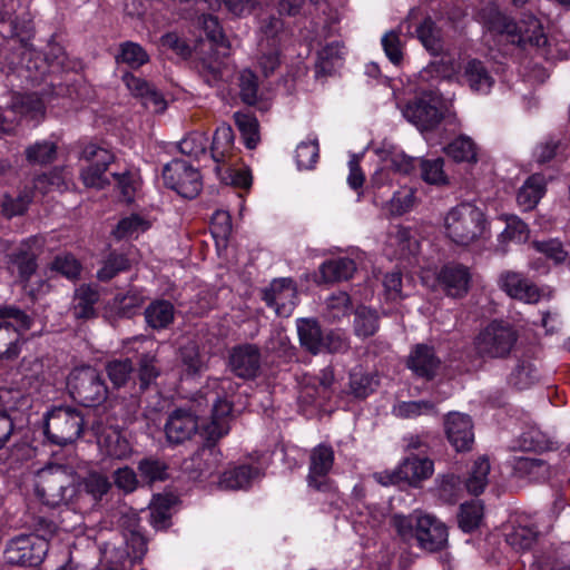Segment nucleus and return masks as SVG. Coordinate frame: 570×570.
<instances>
[{
	"mask_svg": "<svg viewBox=\"0 0 570 570\" xmlns=\"http://www.w3.org/2000/svg\"><path fill=\"white\" fill-rule=\"evenodd\" d=\"M399 417L413 419L423 414H435V405L430 401L401 402L394 407Z\"/></svg>",
	"mask_w": 570,
	"mask_h": 570,
	"instance_id": "57",
	"label": "nucleus"
},
{
	"mask_svg": "<svg viewBox=\"0 0 570 570\" xmlns=\"http://www.w3.org/2000/svg\"><path fill=\"white\" fill-rule=\"evenodd\" d=\"M440 365V360L431 347L417 345L410 354L407 366L419 376L432 379Z\"/></svg>",
	"mask_w": 570,
	"mask_h": 570,
	"instance_id": "28",
	"label": "nucleus"
},
{
	"mask_svg": "<svg viewBox=\"0 0 570 570\" xmlns=\"http://www.w3.org/2000/svg\"><path fill=\"white\" fill-rule=\"evenodd\" d=\"M546 191L544 177L535 174L529 177L523 186L519 189L517 200L524 210L535 207Z\"/></svg>",
	"mask_w": 570,
	"mask_h": 570,
	"instance_id": "34",
	"label": "nucleus"
},
{
	"mask_svg": "<svg viewBox=\"0 0 570 570\" xmlns=\"http://www.w3.org/2000/svg\"><path fill=\"white\" fill-rule=\"evenodd\" d=\"M85 429L82 412L73 406H57L46 415L45 434L57 445L65 446L78 440Z\"/></svg>",
	"mask_w": 570,
	"mask_h": 570,
	"instance_id": "6",
	"label": "nucleus"
},
{
	"mask_svg": "<svg viewBox=\"0 0 570 570\" xmlns=\"http://www.w3.org/2000/svg\"><path fill=\"white\" fill-rule=\"evenodd\" d=\"M499 285L510 297L528 304H534L540 299L539 288L522 274L513 271L501 273Z\"/></svg>",
	"mask_w": 570,
	"mask_h": 570,
	"instance_id": "21",
	"label": "nucleus"
},
{
	"mask_svg": "<svg viewBox=\"0 0 570 570\" xmlns=\"http://www.w3.org/2000/svg\"><path fill=\"white\" fill-rule=\"evenodd\" d=\"M483 515V508L479 502L464 503L460 508L459 525L465 531L470 532L475 529Z\"/></svg>",
	"mask_w": 570,
	"mask_h": 570,
	"instance_id": "58",
	"label": "nucleus"
},
{
	"mask_svg": "<svg viewBox=\"0 0 570 570\" xmlns=\"http://www.w3.org/2000/svg\"><path fill=\"white\" fill-rule=\"evenodd\" d=\"M30 317L14 306H0V358L12 360L20 353L21 331L30 327Z\"/></svg>",
	"mask_w": 570,
	"mask_h": 570,
	"instance_id": "8",
	"label": "nucleus"
},
{
	"mask_svg": "<svg viewBox=\"0 0 570 570\" xmlns=\"http://www.w3.org/2000/svg\"><path fill=\"white\" fill-rule=\"evenodd\" d=\"M446 438L456 451H469L474 442L471 417L460 412H451L444 421Z\"/></svg>",
	"mask_w": 570,
	"mask_h": 570,
	"instance_id": "19",
	"label": "nucleus"
},
{
	"mask_svg": "<svg viewBox=\"0 0 570 570\" xmlns=\"http://www.w3.org/2000/svg\"><path fill=\"white\" fill-rule=\"evenodd\" d=\"M86 493L90 494L94 500H100L111 488L108 478L98 472H90L80 483Z\"/></svg>",
	"mask_w": 570,
	"mask_h": 570,
	"instance_id": "53",
	"label": "nucleus"
},
{
	"mask_svg": "<svg viewBox=\"0 0 570 570\" xmlns=\"http://www.w3.org/2000/svg\"><path fill=\"white\" fill-rule=\"evenodd\" d=\"M548 42V38L543 32L542 26L535 18H531L529 21V27L527 29H522L519 35V39H517L518 45H531L537 48H541L546 46Z\"/></svg>",
	"mask_w": 570,
	"mask_h": 570,
	"instance_id": "60",
	"label": "nucleus"
},
{
	"mask_svg": "<svg viewBox=\"0 0 570 570\" xmlns=\"http://www.w3.org/2000/svg\"><path fill=\"white\" fill-rule=\"evenodd\" d=\"M167 470V464L159 459L145 458L138 463L139 475L148 484L166 480L168 478Z\"/></svg>",
	"mask_w": 570,
	"mask_h": 570,
	"instance_id": "46",
	"label": "nucleus"
},
{
	"mask_svg": "<svg viewBox=\"0 0 570 570\" xmlns=\"http://www.w3.org/2000/svg\"><path fill=\"white\" fill-rule=\"evenodd\" d=\"M519 442L520 448L524 451L544 452L557 449L556 442L535 426H531L522 432Z\"/></svg>",
	"mask_w": 570,
	"mask_h": 570,
	"instance_id": "39",
	"label": "nucleus"
},
{
	"mask_svg": "<svg viewBox=\"0 0 570 570\" xmlns=\"http://www.w3.org/2000/svg\"><path fill=\"white\" fill-rule=\"evenodd\" d=\"M399 466L403 481L413 487L429 479L434 471L432 460L416 455L405 458Z\"/></svg>",
	"mask_w": 570,
	"mask_h": 570,
	"instance_id": "25",
	"label": "nucleus"
},
{
	"mask_svg": "<svg viewBox=\"0 0 570 570\" xmlns=\"http://www.w3.org/2000/svg\"><path fill=\"white\" fill-rule=\"evenodd\" d=\"M263 299L281 317L292 315L297 301V288L291 278L274 279L263 291Z\"/></svg>",
	"mask_w": 570,
	"mask_h": 570,
	"instance_id": "14",
	"label": "nucleus"
},
{
	"mask_svg": "<svg viewBox=\"0 0 570 570\" xmlns=\"http://www.w3.org/2000/svg\"><path fill=\"white\" fill-rule=\"evenodd\" d=\"M417 38L424 48L433 56H439L443 51V41L441 31L436 28L431 18H425L416 28Z\"/></svg>",
	"mask_w": 570,
	"mask_h": 570,
	"instance_id": "38",
	"label": "nucleus"
},
{
	"mask_svg": "<svg viewBox=\"0 0 570 570\" xmlns=\"http://www.w3.org/2000/svg\"><path fill=\"white\" fill-rule=\"evenodd\" d=\"M179 360L187 376H199L208 368V357L196 341L189 340L179 348Z\"/></svg>",
	"mask_w": 570,
	"mask_h": 570,
	"instance_id": "26",
	"label": "nucleus"
},
{
	"mask_svg": "<svg viewBox=\"0 0 570 570\" xmlns=\"http://www.w3.org/2000/svg\"><path fill=\"white\" fill-rule=\"evenodd\" d=\"M148 228L149 224L147 220L137 214H132L119 220L112 233L115 237L121 239L131 237L140 232L147 230Z\"/></svg>",
	"mask_w": 570,
	"mask_h": 570,
	"instance_id": "56",
	"label": "nucleus"
},
{
	"mask_svg": "<svg viewBox=\"0 0 570 570\" xmlns=\"http://www.w3.org/2000/svg\"><path fill=\"white\" fill-rule=\"evenodd\" d=\"M199 429L196 414L188 410L173 411L164 425L165 436L170 444H183L189 441Z\"/></svg>",
	"mask_w": 570,
	"mask_h": 570,
	"instance_id": "17",
	"label": "nucleus"
},
{
	"mask_svg": "<svg viewBox=\"0 0 570 570\" xmlns=\"http://www.w3.org/2000/svg\"><path fill=\"white\" fill-rule=\"evenodd\" d=\"M446 156L456 163H476L478 153L474 141L468 136H460L443 148Z\"/></svg>",
	"mask_w": 570,
	"mask_h": 570,
	"instance_id": "36",
	"label": "nucleus"
},
{
	"mask_svg": "<svg viewBox=\"0 0 570 570\" xmlns=\"http://www.w3.org/2000/svg\"><path fill=\"white\" fill-rule=\"evenodd\" d=\"M43 252V239L30 237L23 240L9 255V264L16 268L22 281H29L38 268L37 259Z\"/></svg>",
	"mask_w": 570,
	"mask_h": 570,
	"instance_id": "16",
	"label": "nucleus"
},
{
	"mask_svg": "<svg viewBox=\"0 0 570 570\" xmlns=\"http://www.w3.org/2000/svg\"><path fill=\"white\" fill-rule=\"evenodd\" d=\"M68 390L73 400L85 406H96L108 397L102 375L91 366L75 368L68 377Z\"/></svg>",
	"mask_w": 570,
	"mask_h": 570,
	"instance_id": "7",
	"label": "nucleus"
},
{
	"mask_svg": "<svg viewBox=\"0 0 570 570\" xmlns=\"http://www.w3.org/2000/svg\"><path fill=\"white\" fill-rule=\"evenodd\" d=\"M30 202L31 198L27 193H19L16 196L4 195L1 203L2 213L8 218L22 215Z\"/></svg>",
	"mask_w": 570,
	"mask_h": 570,
	"instance_id": "61",
	"label": "nucleus"
},
{
	"mask_svg": "<svg viewBox=\"0 0 570 570\" xmlns=\"http://www.w3.org/2000/svg\"><path fill=\"white\" fill-rule=\"evenodd\" d=\"M206 403H210V422L204 426V436L213 445H205L183 463L184 471L191 480H200L210 475L218 464V452L214 443L229 431V416L233 404L218 393L210 392L205 395Z\"/></svg>",
	"mask_w": 570,
	"mask_h": 570,
	"instance_id": "1",
	"label": "nucleus"
},
{
	"mask_svg": "<svg viewBox=\"0 0 570 570\" xmlns=\"http://www.w3.org/2000/svg\"><path fill=\"white\" fill-rule=\"evenodd\" d=\"M283 30L284 23L279 18L269 16L263 19L259 27V31L262 33L259 48L263 50L264 47L278 46Z\"/></svg>",
	"mask_w": 570,
	"mask_h": 570,
	"instance_id": "50",
	"label": "nucleus"
},
{
	"mask_svg": "<svg viewBox=\"0 0 570 570\" xmlns=\"http://www.w3.org/2000/svg\"><path fill=\"white\" fill-rule=\"evenodd\" d=\"M519 333L508 322L491 321L473 338V351L480 358L505 360L513 352Z\"/></svg>",
	"mask_w": 570,
	"mask_h": 570,
	"instance_id": "3",
	"label": "nucleus"
},
{
	"mask_svg": "<svg viewBox=\"0 0 570 570\" xmlns=\"http://www.w3.org/2000/svg\"><path fill=\"white\" fill-rule=\"evenodd\" d=\"M379 328V316L375 311L360 306L355 311L354 331L360 337H368L376 333Z\"/></svg>",
	"mask_w": 570,
	"mask_h": 570,
	"instance_id": "45",
	"label": "nucleus"
},
{
	"mask_svg": "<svg viewBox=\"0 0 570 570\" xmlns=\"http://www.w3.org/2000/svg\"><path fill=\"white\" fill-rule=\"evenodd\" d=\"M77 475L69 466L53 465L40 471L36 493L50 507L68 503L76 494Z\"/></svg>",
	"mask_w": 570,
	"mask_h": 570,
	"instance_id": "5",
	"label": "nucleus"
},
{
	"mask_svg": "<svg viewBox=\"0 0 570 570\" xmlns=\"http://www.w3.org/2000/svg\"><path fill=\"white\" fill-rule=\"evenodd\" d=\"M129 267L130 263L126 255L112 252L104 261L101 268L97 272V277L99 281L108 282Z\"/></svg>",
	"mask_w": 570,
	"mask_h": 570,
	"instance_id": "49",
	"label": "nucleus"
},
{
	"mask_svg": "<svg viewBox=\"0 0 570 570\" xmlns=\"http://www.w3.org/2000/svg\"><path fill=\"white\" fill-rule=\"evenodd\" d=\"M71 176L65 168H53L37 177L35 188L46 194L52 190L62 191L68 188Z\"/></svg>",
	"mask_w": 570,
	"mask_h": 570,
	"instance_id": "41",
	"label": "nucleus"
},
{
	"mask_svg": "<svg viewBox=\"0 0 570 570\" xmlns=\"http://www.w3.org/2000/svg\"><path fill=\"white\" fill-rule=\"evenodd\" d=\"M490 473V462L487 458H479L475 460L464 479V485L470 494H481L487 484L488 475Z\"/></svg>",
	"mask_w": 570,
	"mask_h": 570,
	"instance_id": "35",
	"label": "nucleus"
},
{
	"mask_svg": "<svg viewBox=\"0 0 570 570\" xmlns=\"http://www.w3.org/2000/svg\"><path fill=\"white\" fill-rule=\"evenodd\" d=\"M26 159L31 165H47L57 158V145L53 141H37L24 150Z\"/></svg>",
	"mask_w": 570,
	"mask_h": 570,
	"instance_id": "43",
	"label": "nucleus"
},
{
	"mask_svg": "<svg viewBox=\"0 0 570 570\" xmlns=\"http://www.w3.org/2000/svg\"><path fill=\"white\" fill-rule=\"evenodd\" d=\"M100 293L96 286L82 284L76 288L69 307L70 315L77 321H88L97 317L96 305Z\"/></svg>",
	"mask_w": 570,
	"mask_h": 570,
	"instance_id": "24",
	"label": "nucleus"
},
{
	"mask_svg": "<svg viewBox=\"0 0 570 570\" xmlns=\"http://www.w3.org/2000/svg\"><path fill=\"white\" fill-rule=\"evenodd\" d=\"M441 96L434 91H425L409 101L402 114L405 119L421 131L433 130L444 118Z\"/></svg>",
	"mask_w": 570,
	"mask_h": 570,
	"instance_id": "9",
	"label": "nucleus"
},
{
	"mask_svg": "<svg viewBox=\"0 0 570 570\" xmlns=\"http://www.w3.org/2000/svg\"><path fill=\"white\" fill-rule=\"evenodd\" d=\"M174 305L165 299L155 301L145 309V320L154 330L168 327L174 321Z\"/></svg>",
	"mask_w": 570,
	"mask_h": 570,
	"instance_id": "33",
	"label": "nucleus"
},
{
	"mask_svg": "<svg viewBox=\"0 0 570 570\" xmlns=\"http://www.w3.org/2000/svg\"><path fill=\"white\" fill-rule=\"evenodd\" d=\"M350 393L357 399H365L379 386L377 375L354 368L350 374Z\"/></svg>",
	"mask_w": 570,
	"mask_h": 570,
	"instance_id": "37",
	"label": "nucleus"
},
{
	"mask_svg": "<svg viewBox=\"0 0 570 570\" xmlns=\"http://www.w3.org/2000/svg\"><path fill=\"white\" fill-rule=\"evenodd\" d=\"M334 464V451L331 445L320 444L309 453L307 485L316 491L331 490L328 473Z\"/></svg>",
	"mask_w": 570,
	"mask_h": 570,
	"instance_id": "13",
	"label": "nucleus"
},
{
	"mask_svg": "<svg viewBox=\"0 0 570 570\" xmlns=\"http://www.w3.org/2000/svg\"><path fill=\"white\" fill-rule=\"evenodd\" d=\"M438 279L449 296L463 297L470 289L472 275L469 267L450 263L441 268Z\"/></svg>",
	"mask_w": 570,
	"mask_h": 570,
	"instance_id": "22",
	"label": "nucleus"
},
{
	"mask_svg": "<svg viewBox=\"0 0 570 570\" xmlns=\"http://www.w3.org/2000/svg\"><path fill=\"white\" fill-rule=\"evenodd\" d=\"M420 165L421 176L424 181L431 185L448 184V177L443 170L444 161L442 158L421 160Z\"/></svg>",
	"mask_w": 570,
	"mask_h": 570,
	"instance_id": "52",
	"label": "nucleus"
},
{
	"mask_svg": "<svg viewBox=\"0 0 570 570\" xmlns=\"http://www.w3.org/2000/svg\"><path fill=\"white\" fill-rule=\"evenodd\" d=\"M116 60L118 63H126L130 68L137 69L148 62L149 56L139 43L126 41L120 45Z\"/></svg>",
	"mask_w": 570,
	"mask_h": 570,
	"instance_id": "44",
	"label": "nucleus"
},
{
	"mask_svg": "<svg viewBox=\"0 0 570 570\" xmlns=\"http://www.w3.org/2000/svg\"><path fill=\"white\" fill-rule=\"evenodd\" d=\"M538 380V370L529 360H518L509 376L510 384L519 390L529 389Z\"/></svg>",
	"mask_w": 570,
	"mask_h": 570,
	"instance_id": "42",
	"label": "nucleus"
},
{
	"mask_svg": "<svg viewBox=\"0 0 570 570\" xmlns=\"http://www.w3.org/2000/svg\"><path fill=\"white\" fill-rule=\"evenodd\" d=\"M261 362V351L253 344L235 346L229 355L232 372L245 380L255 379L259 374Z\"/></svg>",
	"mask_w": 570,
	"mask_h": 570,
	"instance_id": "18",
	"label": "nucleus"
},
{
	"mask_svg": "<svg viewBox=\"0 0 570 570\" xmlns=\"http://www.w3.org/2000/svg\"><path fill=\"white\" fill-rule=\"evenodd\" d=\"M47 552L46 540L31 534H21L8 542L3 556L7 563L33 567L42 562Z\"/></svg>",
	"mask_w": 570,
	"mask_h": 570,
	"instance_id": "11",
	"label": "nucleus"
},
{
	"mask_svg": "<svg viewBox=\"0 0 570 570\" xmlns=\"http://www.w3.org/2000/svg\"><path fill=\"white\" fill-rule=\"evenodd\" d=\"M132 372L134 365L130 358L114 360L106 364V373L116 389L125 386Z\"/></svg>",
	"mask_w": 570,
	"mask_h": 570,
	"instance_id": "48",
	"label": "nucleus"
},
{
	"mask_svg": "<svg viewBox=\"0 0 570 570\" xmlns=\"http://www.w3.org/2000/svg\"><path fill=\"white\" fill-rule=\"evenodd\" d=\"M422 512L414 511L410 515L394 514L391 524L403 541L415 539L416 520Z\"/></svg>",
	"mask_w": 570,
	"mask_h": 570,
	"instance_id": "59",
	"label": "nucleus"
},
{
	"mask_svg": "<svg viewBox=\"0 0 570 570\" xmlns=\"http://www.w3.org/2000/svg\"><path fill=\"white\" fill-rule=\"evenodd\" d=\"M163 179L167 187L176 190L185 198L196 197L202 189V179L197 169L185 160L174 159L163 170Z\"/></svg>",
	"mask_w": 570,
	"mask_h": 570,
	"instance_id": "12",
	"label": "nucleus"
},
{
	"mask_svg": "<svg viewBox=\"0 0 570 570\" xmlns=\"http://www.w3.org/2000/svg\"><path fill=\"white\" fill-rule=\"evenodd\" d=\"M343 53V47L337 41L323 47L318 51L317 71L323 75L333 73L336 68L342 66Z\"/></svg>",
	"mask_w": 570,
	"mask_h": 570,
	"instance_id": "40",
	"label": "nucleus"
},
{
	"mask_svg": "<svg viewBox=\"0 0 570 570\" xmlns=\"http://www.w3.org/2000/svg\"><path fill=\"white\" fill-rule=\"evenodd\" d=\"M235 121L246 147L254 149L259 141L257 120L248 115L235 114Z\"/></svg>",
	"mask_w": 570,
	"mask_h": 570,
	"instance_id": "54",
	"label": "nucleus"
},
{
	"mask_svg": "<svg viewBox=\"0 0 570 570\" xmlns=\"http://www.w3.org/2000/svg\"><path fill=\"white\" fill-rule=\"evenodd\" d=\"M297 332L301 345L312 354L323 350L324 333L314 318H302L297 322Z\"/></svg>",
	"mask_w": 570,
	"mask_h": 570,
	"instance_id": "32",
	"label": "nucleus"
},
{
	"mask_svg": "<svg viewBox=\"0 0 570 570\" xmlns=\"http://www.w3.org/2000/svg\"><path fill=\"white\" fill-rule=\"evenodd\" d=\"M356 271L355 262L348 257H338L324 262L320 266V278L324 283L346 281Z\"/></svg>",
	"mask_w": 570,
	"mask_h": 570,
	"instance_id": "31",
	"label": "nucleus"
},
{
	"mask_svg": "<svg viewBox=\"0 0 570 570\" xmlns=\"http://www.w3.org/2000/svg\"><path fill=\"white\" fill-rule=\"evenodd\" d=\"M513 471L517 476L532 482H544L551 475V465L539 458H518Z\"/></svg>",
	"mask_w": 570,
	"mask_h": 570,
	"instance_id": "30",
	"label": "nucleus"
},
{
	"mask_svg": "<svg viewBox=\"0 0 570 570\" xmlns=\"http://www.w3.org/2000/svg\"><path fill=\"white\" fill-rule=\"evenodd\" d=\"M238 86L243 102L252 106L258 101V79L253 71L248 69L240 71Z\"/></svg>",
	"mask_w": 570,
	"mask_h": 570,
	"instance_id": "51",
	"label": "nucleus"
},
{
	"mask_svg": "<svg viewBox=\"0 0 570 570\" xmlns=\"http://www.w3.org/2000/svg\"><path fill=\"white\" fill-rule=\"evenodd\" d=\"M122 81L130 94L141 100L146 108H151L155 112H161L166 109V101L160 92L147 80L126 72Z\"/></svg>",
	"mask_w": 570,
	"mask_h": 570,
	"instance_id": "23",
	"label": "nucleus"
},
{
	"mask_svg": "<svg viewBox=\"0 0 570 570\" xmlns=\"http://www.w3.org/2000/svg\"><path fill=\"white\" fill-rule=\"evenodd\" d=\"M448 528L431 514L422 513L416 520L415 540L417 546L428 551L436 552L448 544Z\"/></svg>",
	"mask_w": 570,
	"mask_h": 570,
	"instance_id": "15",
	"label": "nucleus"
},
{
	"mask_svg": "<svg viewBox=\"0 0 570 570\" xmlns=\"http://www.w3.org/2000/svg\"><path fill=\"white\" fill-rule=\"evenodd\" d=\"M145 302L142 293L138 289H130L124 295L115 297V304L124 316H130Z\"/></svg>",
	"mask_w": 570,
	"mask_h": 570,
	"instance_id": "63",
	"label": "nucleus"
},
{
	"mask_svg": "<svg viewBox=\"0 0 570 570\" xmlns=\"http://www.w3.org/2000/svg\"><path fill=\"white\" fill-rule=\"evenodd\" d=\"M318 144L316 141L301 142L296 148V164L299 169H311L318 159Z\"/></svg>",
	"mask_w": 570,
	"mask_h": 570,
	"instance_id": "62",
	"label": "nucleus"
},
{
	"mask_svg": "<svg viewBox=\"0 0 570 570\" xmlns=\"http://www.w3.org/2000/svg\"><path fill=\"white\" fill-rule=\"evenodd\" d=\"M212 158L217 164L216 173L222 175L224 166H236L237 153L234 147V131L230 126L223 125L214 134L212 142Z\"/></svg>",
	"mask_w": 570,
	"mask_h": 570,
	"instance_id": "20",
	"label": "nucleus"
},
{
	"mask_svg": "<svg viewBox=\"0 0 570 570\" xmlns=\"http://www.w3.org/2000/svg\"><path fill=\"white\" fill-rule=\"evenodd\" d=\"M259 476L261 470L258 466L242 464L225 471L220 476L219 487L224 490L246 489Z\"/></svg>",
	"mask_w": 570,
	"mask_h": 570,
	"instance_id": "27",
	"label": "nucleus"
},
{
	"mask_svg": "<svg viewBox=\"0 0 570 570\" xmlns=\"http://www.w3.org/2000/svg\"><path fill=\"white\" fill-rule=\"evenodd\" d=\"M445 235L459 246L478 242L485 229L483 212L471 203L451 208L444 218Z\"/></svg>",
	"mask_w": 570,
	"mask_h": 570,
	"instance_id": "4",
	"label": "nucleus"
},
{
	"mask_svg": "<svg viewBox=\"0 0 570 570\" xmlns=\"http://www.w3.org/2000/svg\"><path fill=\"white\" fill-rule=\"evenodd\" d=\"M463 79L476 92L487 94L494 83V79L485 65L478 59H470L463 68Z\"/></svg>",
	"mask_w": 570,
	"mask_h": 570,
	"instance_id": "29",
	"label": "nucleus"
},
{
	"mask_svg": "<svg viewBox=\"0 0 570 570\" xmlns=\"http://www.w3.org/2000/svg\"><path fill=\"white\" fill-rule=\"evenodd\" d=\"M531 246L546 257L553 259L556 263H561L566 259L568 253L564 250L562 244L558 239L548 240H533Z\"/></svg>",
	"mask_w": 570,
	"mask_h": 570,
	"instance_id": "64",
	"label": "nucleus"
},
{
	"mask_svg": "<svg viewBox=\"0 0 570 570\" xmlns=\"http://www.w3.org/2000/svg\"><path fill=\"white\" fill-rule=\"evenodd\" d=\"M80 158L88 163L80 171V178L86 187L102 189L110 184L106 171L114 161V155L108 149L88 144L83 147Z\"/></svg>",
	"mask_w": 570,
	"mask_h": 570,
	"instance_id": "10",
	"label": "nucleus"
},
{
	"mask_svg": "<svg viewBox=\"0 0 570 570\" xmlns=\"http://www.w3.org/2000/svg\"><path fill=\"white\" fill-rule=\"evenodd\" d=\"M99 443L106 454L115 459H124L131 452L129 442L116 430L107 433Z\"/></svg>",
	"mask_w": 570,
	"mask_h": 570,
	"instance_id": "47",
	"label": "nucleus"
},
{
	"mask_svg": "<svg viewBox=\"0 0 570 570\" xmlns=\"http://www.w3.org/2000/svg\"><path fill=\"white\" fill-rule=\"evenodd\" d=\"M154 345V342L146 336H137L128 342V351L137 353L140 392L139 400L132 404V414L141 404H145V410L149 413L158 412L164 407L165 401L156 383V380L161 375V367L157 348H153Z\"/></svg>",
	"mask_w": 570,
	"mask_h": 570,
	"instance_id": "2",
	"label": "nucleus"
},
{
	"mask_svg": "<svg viewBox=\"0 0 570 570\" xmlns=\"http://www.w3.org/2000/svg\"><path fill=\"white\" fill-rule=\"evenodd\" d=\"M326 315L328 318L336 321L350 314L352 303L350 295L345 292L332 294L325 302Z\"/></svg>",
	"mask_w": 570,
	"mask_h": 570,
	"instance_id": "55",
	"label": "nucleus"
}]
</instances>
